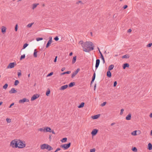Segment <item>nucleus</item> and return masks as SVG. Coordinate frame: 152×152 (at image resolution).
Returning a JSON list of instances; mask_svg holds the SVG:
<instances>
[{
	"instance_id": "f257e3e1",
	"label": "nucleus",
	"mask_w": 152,
	"mask_h": 152,
	"mask_svg": "<svg viewBox=\"0 0 152 152\" xmlns=\"http://www.w3.org/2000/svg\"><path fill=\"white\" fill-rule=\"evenodd\" d=\"M10 145L13 148H23L26 146L25 142L20 140L15 139L11 142Z\"/></svg>"
},
{
	"instance_id": "f03ea898",
	"label": "nucleus",
	"mask_w": 152,
	"mask_h": 152,
	"mask_svg": "<svg viewBox=\"0 0 152 152\" xmlns=\"http://www.w3.org/2000/svg\"><path fill=\"white\" fill-rule=\"evenodd\" d=\"M83 51L86 52H89L94 49V46L93 43L91 42H86L82 45Z\"/></svg>"
},
{
	"instance_id": "7ed1b4c3",
	"label": "nucleus",
	"mask_w": 152,
	"mask_h": 152,
	"mask_svg": "<svg viewBox=\"0 0 152 152\" xmlns=\"http://www.w3.org/2000/svg\"><path fill=\"white\" fill-rule=\"evenodd\" d=\"M70 145L71 143L69 142L67 144L62 145L61 146V147L64 148V150H66L70 147Z\"/></svg>"
},
{
	"instance_id": "20e7f679",
	"label": "nucleus",
	"mask_w": 152,
	"mask_h": 152,
	"mask_svg": "<svg viewBox=\"0 0 152 152\" xmlns=\"http://www.w3.org/2000/svg\"><path fill=\"white\" fill-rule=\"evenodd\" d=\"M39 96V95L38 94H35L31 98V100L34 101L38 98Z\"/></svg>"
},
{
	"instance_id": "39448f33",
	"label": "nucleus",
	"mask_w": 152,
	"mask_h": 152,
	"mask_svg": "<svg viewBox=\"0 0 152 152\" xmlns=\"http://www.w3.org/2000/svg\"><path fill=\"white\" fill-rule=\"evenodd\" d=\"M80 70V69L79 68H78L75 72H73L72 74L71 77L72 78H73L77 74L78 72Z\"/></svg>"
},
{
	"instance_id": "423d86ee",
	"label": "nucleus",
	"mask_w": 152,
	"mask_h": 152,
	"mask_svg": "<svg viewBox=\"0 0 152 152\" xmlns=\"http://www.w3.org/2000/svg\"><path fill=\"white\" fill-rule=\"evenodd\" d=\"M29 101V100L28 99H27L26 98H25L22 99L20 100L19 101V103H23L25 102H28Z\"/></svg>"
},
{
	"instance_id": "0eeeda50",
	"label": "nucleus",
	"mask_w": 152,
	"mask_h": 152,
	"mask_svg": "<svg viewBox=\"0 0 152 152\" xmlns=\"http://www.w3.org/2000/svg\"><path fill=\"white\" fill-rule=\"evenodd\" d=\"M100 62V60L99 59H97L96 60V63L95 65L96 70L98 68Z\"/></svg>"
},
{
	"instance_id": "6e6552de",
	"label": "nucleus",
	"mask_w": 152,
	"mask_h": 152,
	"mask_svg": "<svg viewBox=\"0 0 152 152\" xmlns=\"http://www.w3.org/2000/svg\"><path fill=\"white\" fill-rule=\"evenodd\" d=\"M98 130L96 129H94L91 132V134L92 136L96 135L97 133Z\"/></svg>"
},
{
	"instance_id": "1a4fd4ad",
	"label": "nucleus",
	"mask_w": 152,
	"mask_h": 152,
	"mask_svg": "<svg viewBox=\"0 0 152 152\" xmlns=\"http://www.w3.org/2000/svg\"><path fill=\"white\" fill-rule=\"evenodd\" d=\"M47 144H44L40 145V148L41 149L43 150L46 149Z\"/></svg>"
},
{
	"instance_id": "9d476101",
	"label": "nucleus",
	"mask_w": 152,
	"mask_h": 152,
	"mask_svg": "<svg viewBox=\"0 0 152 152\" xmlns=\"http://www.w3.org/2000/svg\"><path fill=\"white\" fill-rule=\"evenodd\" d=\"M6 27L2 26L1 28V32L4 34L6 32Z\"/></svg>"
},
{
	"instance_id": "9b49d317",
	"label": "nucleus",
	"mask_w": 152,
	"mask_h": 152,
	"mask_svg": "<svg viewBox=\"0 0 152 152\" xmlns=\"http://www.w3.org/2000/svg\"><path fill=\"white\" fill-rule=\"evenodd\" d=\"M46 149L48 151L52 150L53 149V148L50 145L47 144L46 147Z\"/></svg>"
},
{
	"instance_id": "f8f14e48",
	"label": "nucleus",
	"mask_w": 152,
	"mask_h": 152,
	"mask_svg": "<svg viewBox=\"0 0 152 152\" xmlns=\"http://www.w3.org/2000/svg\"><path fill=\"white\" fill-rule=\"evenodd\" d=\"M95 76L96 74L95 72H94L93 75L92 79L91 82V84L92 83L94 82L95 78Z\"/></svg>"
},
{
	"instance_id": "ddd939ff",
	"label": "nucleus",
	"mask_w": 152,
	"mask_h": 152,
	"mask_svg": "<svg viewBox=\"0 0 152 152\" xmlns=\"http://www.w3.org/2000/svg\"><path fill=\"white\" fill-rule=\"evenodd\" d=\"M100 115V114L92 116V118L94 119H96L98 118Z\"/></svg>"
},
{
	"instance_id": "4468645a",
	"label": "nucleus",
	"mask_w": 152,
	"mask_h": 152,
	"mask_svg": "<svg viewBox=\"0 0 152 152\" xmlns=\"http://www.w3.org/2000/svg\"><path fill=\"white\" fill-rule=\"evenodd\" d=\"M45 132H51V129L49 127H45Z\"/></svg>"
},
{
	"instance_id": "2eb2a0df",
	"label": "nucleus",
	"mask_w": 152,
	"mask_h": 152,
	"mask_svg": "<svg viewBox=\"0 0 152 152\" xmlns=\"http://www.w3.org/2000/svg\"><path fill=\"white\" fill-rule=\"evenodd\" d=\"M16 64L15 63L12 62L10 63V68H13L15 65H16Z\"/></svg>"
},
{
	"instance_id": "dca6fc26",
	"label": "nucleus",
	"mask_w": 152,
	"mask_h": 152,
	"mask_svg": "<svg viewBox=\"0 0 152 152\" xmlns=\"http://www.w3.org/2000/svg\"><path fill=\"white\" fill-rule=\"evenodd\" d=\"M68 87V86L67 85H65L62 86L60 88V90H64V89L67 88Z\"/></svg>"
},
{
	"instance_id": "f3484780",
	"label": "nucleus",
	"mask_w": 152,
	"mask_h": 152,
	"mask_svg": "<svg viewBox=\"0 0 152 152\" xmlns=\"http://www.w3.org/2000/svg\"><path fill=\"white\" fill-rule=\"evenodd\" d=\"M131 119V114L129 113L126 117V119L127 120H129Z\"/></svg>"
},
{
	"instance_id": "a211bd4d",
	"label": "nucleus",
	"mask_w": 152,
	"mask_h": 152,
	"mask_svg": "<svg viewBox=\"0 0 152 152\" xmlns=\"http://www.w3.org/2000/svg\"><path fill=\"white\" fill-rule=\"evenodd\" d=\"M107 76L109 77H111V74L110 71H108L107 73Z\"/></svg>"
},
{
	"instance_id": "6ab92c4d",
	"label": "nucleus",
	"mask_w": 152,
	"mask_h": 152,
	"mask_svg": "<svg viewBox=\"0 0 152 152\" xmlns=\"http://www.w3.org/2000/svg\"><path fill=\"white\" fill-rule=\"evenodd\" d=\"M129 66V65L128 63H125L124 64L123 66V68L125 69L126 67H128Z\"/></svg>"
},
{
	"instance_id": "aec40b11",
	"label": "nucleus",
	"mask_w": 152,
	"mask_h": 152,
	"mask_svg": "<svg viewBox=\"0 0 152 152\" xmlns=\"http://www.w3.org/2000/svg\"><path fill=\"white\" fill-rule=\"evenodd\" d=\"M148 149L149 150L152 149V145L151 143H149L148 145Z\"/></svg>"
},
{
	"instance_id": "412c9836",
	"label": "nucleus",
	"mask_w": 152,
	"mask_h": 152,
	"mask_svg": "<svg viewBox=\"0 0 152 152\" xmlns=\"http://www.w3.org/2000/svg\"><path fill=\"white\" fill-rule=\"evenodd\" d=\"M17 91L14 88H12L10 91V92L11 93H15L17 92Z\"/></svg>"
},
{
	"instance_id": "4be33fe9",
	"label": "nucleus",
	"mask_w": 152,
	"mask_h": 152,
	"mask_svg": "<svg viewBox=\"0 0 152 152\" xmlns=\"http://www.w3.org/2000/svg\"><path fill=\"white\" fill-rule=\"evenodd\" d=\"M114 67V66L113 64H111L109 66L108 68L109 71H110V70H112L113 69Z\"/></svg>"
},
{
	"instance_id": "5701e85b",
	"label": "nucleus",
	"mask_w": 152,
	"mask_h": 152,
	"mask_svg": "<svg viewBox=\"0 0 152 152\" xmlns=\"http://www.w3.org/2000/svg\"><path fill=\"white\" fill-rule=\"evenodd\" d=\"M76 56H74L73 57V59H72V64H74L76 61Z\"/></svg>"
},
{
	"instance_id": "b1692460",
	"label": "nucleus",
	"mask_w": 152,
	"mask_h": 152,
	"mask_svg": "<svg viewBox=\"0 0 152 152\" xmlns=\"http://www.w3.org/2000/svg\"><path fill=\"white\" fill-rule=\"evenodd\" d=\"M37 51L36 49H35L34 53V56L35 57H37Z\"/></svg>"
},
{
	"instance_id": "393cba45",
	"label": "nucleus",
	"mask_w": 152,
	"mask_h": 152,
	"mask_svg": "<svg viewBox=\"0 0 152 152\" xmlns=\"http://www.w3.org/2000/svg\"><path fill=\"white\" fill-rule=\"evenodd\" d=\"M39 130L41 132H45V127L44 128H40L39 129Z\"/></svg>"
},
{
	"instance_id": "a878e982",
	"label": "nucleus",
	"mask_w": 152,
	"mask_h": 152,
	"mask_svg": "<svg viewBox=\"0 0 152 152\" xmlns=\"http://www.w3.org/2000/svg\"><path fill=\"white\" fill-rule=\"evenodd\" d=\"M84 104V102H82L80 105L78 106V107L79 108H81L83 107Z\"/></svg>"
},
{
	"instance_id": "bb28decb",
	"label": "nucleus",
	"mask_w": 152,
	"mask_h": 152,
	"mask_svg": "<svg viewBox=\"0 0 152 152\" xmlns=\"http://www.w3.org/2000/svg\"><path fill=\"white\" fill-rule=\"evenodd\" d=\"M75 85L74 82H71L70 83L69 85V86L70 87L73 86Z\"/></svg>"
},
{
	"instance_id": "cd10ccee",
	"label": "nucleus",
	"mask_w": 152,
	"mask_h": 152,
	"mask_svg": "<svg viewBox=\"0 0 152 152\" xmlns=\"http://www.w3.org/2000/svg\"><path fill=\"white\" fill-rule=\"evenodd\" d=\"M71 71H67V72H64L62 73H61V75H64L66 74H70V73H71Z\"/></svg>"
},
{
	"instance_id": "c85d7f7f",
	"label": "nucleus",
	"mask_w": 152,
	"mask_h": 152,
	"mask_svg": "<svg viewBox=\"0 0 152 152\" xmlns=\"http://www.w3.org/2000/svg\"><path fill=\"white\" fill-rule=\"evenodd\" d=\"M137 130H135L133 132H132L131 133L132 135L134 136H136L137 135Z\"/></svg>"
},
{
	"instance_id": "c756f323",
	"label": "nucleus",
	"mask_w": 152,
	"mask_h": 152,
	"mask_svg": "<svg viewBox=\"0 0 152 152\" xmlns=\"http://www.w3.org/2000/svg\"><path fill=\"white\" fill-rule=\"evenodd\" d=\"M129 57V56L128 55H124L122 57V58H128Z\"/></svg>"
},
{
	"instance_id": "7c9ffc66",
	"label": "nucleus",
	"mask_w": 152,
	"mask_h": 152,
	"mask_svg": "<svg viewBox=\"0 0 152 152\" xmlns=\"http://www.w3.org/2000/svg\"><path fill=\"white\" fill-rule=\"evenodd\" d=\"M8 86V84L7 83L5 84L3 87V88L4 89H6L7 88Z\"/></svg>"
},
{
	"instance_id": "2f4dec72",
	"label": "nucleus",
	"mask_w": 152,
	"mask_h": 152,
	"mask_svg": "<svg viewBox=\"0 0 152 152\" xmlns=\"http://www.w3.org/2000/svg\"><path fill=\"white\" fill-rule=\"evenodd\" d=\"M34 23H29L27 25V26L29 28L31 27L32 26L33 24Z\"/></svg>"
},
{
	"instance_id": "473e14b6",
	"label": "nucleus",
	"mask_w": 152,
	"mask_h": 152,
	"mask_svg": "<svg viewBox=\"0 0 152 152\" xmlns=\"http://www.w3.org/2000/svg\"><path fill=\"white\" fill-rule=\"evenodd\" d=\"M67 140V138L66 137H65V138H63L62 140H61V141L62 142H65Z\"/></svg>"
},
{
	"instance_id": "72a5a7b5",
	"label": "nucleus",
	"mask_w": 152,
	"mask_h": 152,
	"mask_svg": "<svg viewBox=\"0 0 152 152\" xmlns=\"http://www.w3.org/2000/svg\"><path fill=\"white\" fill-rule=\"evenodd\" d=\"M18 77H20L21 75V71L20 70H18Z\"/></svg>"
},
{
	"instance_id": "f704fd0d",
	"label": "nucleus",
	"mask_w": 152,
	"mask_h": 152,
	"mask_svg": "<svg viewBox=\"0 0 152 152\" xmlns=\"http://www.w3.org/2000/svg\"><path fill=\"white\" fill-rule=\"evenodd\" d=\"M132 150L133 151L136 152L137 151V149L136 147H134L132 148Z\"/></svg>"
},
{
	"instance_id": "c9c22d12",
	"label": "nucleus",
	"mask_w": 152,
	"mask_h": 152,
	"mask_svg": "<svg viewBox=\"0 0 152 152\" xmlns=\"http://www.w3.org/2000/svg\"><path fill=\"white\" fill-rule=\"evenodd\" d=\"M101 58L102 60L103 63V64L104 63L105 60H104V58L102 55L101 56Z\"/></svg>"
},
{
	"instance_id": "e433bc0d",
	"label": "nucleus",
	"mask_w": 152,
	"mask_h": 152,
	"mask_svg": "<svg viewBox=\"0 0 152 152\" xmlns=\"http://www.w3.org/2000/svg\"><path fill=\"white\" fill-rule=\"evenodd\" d=\"M19 83V82L18 80H16L15 82L14 85L15 86H17Z\"/></svg>"
},
{
	"instance_id": "4c0bfd02",
	"label": "nucleus",
	"mask_w": 152,
	"mask_h": 152,
	"mask_svg": "<svg viewBox=\"0 0 152 152\" xmlns=\"http://www.w3.org/2000/svg\"><path fill=\"white\" fill-rule=\"evenodd\" d=\"M28 45V44L27 43H25L23 45V48L22 49H25Z\"/></svg>"
},
{
	"instance_id": "58836bf2",
	"label": "nucleus",
	"mask_w": 152,
	"mask_h": 152,
	"mask_svg": "<svg viewBox=\"0 0 152 152\" xmlns=\"http://www.w3.org/2000/svg\"><path fill=\"white\" fill-rule=\"evenodd\" d=\"M38 4H34L33 5L32 9L33 10L37 6V5Z\"/></svg>"
},
{
	"instance_id": "ea45409f",
	"label": "nucleus",
	"mask_w": 152,
	"mask_h": 152,
	"mask_svg": "<svg viewBox=\"0 0 152 152\" xmlns=\"http://www.w3.org/2000/svg\"><path fill=\"white\" fill-rule=\"evenodd\" d=\"M51 43L50 42L48 41L46 46V47L48 48L50 46V45L51 44Z\"/></svg>"
},
{
	"instance_id": "a19ab883",
	"label": "nucleus",
	"mask_w": 152,
	"mask_h": 152,
	"mask_svg": "<svg viewBox=\"0 0 152 152\" xmlns=\"http://www.w3.org/2000/svg\"><path fill=\"white\" fill-rule=\"evenodd\" d=\"M25 57V54L22 55L20 58V60H21L23 59H24Z\"/></svg>"
},
{
	"instance_id": "79ce46f5",
	"label": "nucleus",
	"mask_w": 152,
	"mask_h": 152,
	"mask_svg": "<svg viewBox=\"0 0 152 152\" xmlns=\"http://www.w3.org/2000/svg\"><path fill=\"white\" fill-rule=\"evenodd\" d=\"M43 39L42 38H40V37H38L36 39V40L37 41H39L40 40H43Z\"/></svg>"
},
{
	"instance_id": "37998d69",
	"label": "nucleus",
	"mask_w": 152,
	"mask_h": 152,
	"mask_svg": "<svg viewBox=\"0 0 152 152\" xmlns=\"http://www.w3.org/2000/svg\"><path fill=\"white\" fill-rule=\"evenodd\" d=\"M50 91L49 89H48V91H47L46 93V95L47 96H48L50 94Z\"/></svg>"
},
{
	"instance_id": "c03bdc74",
	"label": "nucleus",
	"mask_w": 152,
	"mask_h": 152,
	"mask_svg": "<svg viewBox=\"0 0 152 152\" xmlns=\"http://www.w3.org/2000/svg\"><path fill=\"white\" fill-rule=\"evenodd\" d=\"M53 74V72H50V73L48 74L47 75V77H49V76H51Z\"/></svg>"
},
{
	"instance_id": "a18cd8bd",
	"label": "nucleus",
	"mask_w": 152,
	"mask_h": 152,
	"mask_svg": "<svg viewBox=\"0 0 152 152\" xmlns=\"http://www.w3.org/2000/svg\"><path fill=\"white\" fill-rule=\"evenodd\" d=\"M106 103H107V102H103L102 104H101V106L102 107H103V106H104V105H106Z\"/></svg>"
},
{
	"instance_id": "49530a36",
	"label": "nucleus",
	"mask_w": 152,
	"mask_h": 152,
	"mask_svg": "<svg viewBox=\"0 0 152 152\" xmlns=\"http://www.w3.org/2000/svg\"><path fill=\"white\" fill-rule=\"evenodd\" d=\"M95 149L94 148L91 149L90 150V152H95Z\"/></svg>"
},
{
	"instance_id": "de8ad7c7",
	"label": "nucleus",
	"mask_w": 152,
	"mask_h": 152,
	"mask_svg": "<svg viewBox=\"0 0 152 152\" xmlns=\"http://www.w3.org/2000/svg\"><path fill=\"white\" fill-rule=\"evenodd\" d=\"M152 45V43H150L147 45V47H150Z\"/></svg>"
},
{
	"instance_id": "09e8293b",
	"label": "nucleus",
	"mask_w": 152,
	"mask_h": 152,
	"mask_svg": "<svg viewBox=\"0 0 152 152\" xmlns=\"http://www.w3.org/2000/svg\"><path fill=\"white\" fill-rule=\"evenodd\" d=\"M124 111V109H121V112H120V114L121 115H122L123 114V113Z\"/></svg>"
},
{
	"instance_id": "8fccbe9b",
	"label": "nucleus",
	"mask_w": 152,
	"mask_h": 152,
	"mask_svg": "<svg viewBox=\"0 0 152 152\" xmlns=\"http://www.w3.org/2000/svg\"><path fill=\"white\" fill-rule=\"evenodd\" d=\"M15 30L16 31H17L18 30V24H16L15 26Z\"/></svg>"
},
{
	"instance_id": "3c124183",
	"label": "nucleus",
	"mask_w": 152,
	"mask_h": 152,
	"mask_svg": "<svg viewBox=\"0 0 152 152\" xmlns=\"http://www.w3.org/2000/svg\"><path fill=\"white\" fill-rule=\"evenodd\" d=\"M54 40L56 41H57L59 39V38L57 36L55 37L54 38Z\"/></svg>"
},
{
	"instance_id": "603ef678",
	"label": "nucleus",
	"mask_w": 152,
	"mask_h": 152,
	"mask_svg": "<svg viewBox=\"0 0 152 152\" xmlns=\"http://www.w3.org/2000/svg\"><path fill=\"white\" fill-rule=\"evenodd\" d=\"M117 81H115L114 82V84H113V86L114 87H115L117 85Z\"/></svg>"
},
{
	"instance_id": "864d4df0",
	"label": "nucleus",
	"mask_w": 152,
	"mask_h": 152,
	"mask_svg": "<svg viewBox=\"0 0 152 152\" xmlns=\"http://www.w3.org/2000/svg\"><path fill=\"white\" fill-rule=\"evenodd\" d=\"M49 42H50L51 43L52 42V38L51 37H49Z\"/></svg>"
},
{
	"instance_id": "5fc2aeb1",
	"label": "nucleus",
	"mask_w": 152,
	"mask_h": 152,
	"mask_svg": "<svg viewBox=\"0 0 152 152\" xmlns=\"http://www.w3.org/2000/svg\"><path fill=\"white\" fill-rule=\"evenodd\" d=\"M57 56H56L55 58L54 59V62H56V61H57Z\"/></svg>"
},
{
	"instance_id": "6e6d98bb",
	"label": "nucleus",
	"mask_w": 152,
	"mask_h": 152,
	"mask_svg": "<svg viewBox=\"0 0 152 152\" xmlns=\"http://www.w3.org/2000/svg\"><path fill=\"white\" fill-rule=\"evenodd\" d=\"M60 148H58L54 152H56L57 151L60 150Z\"/></svg>"
},
{
	"instance_id": "4d7b16f0",
	"label": "nucleus",
	"mask_w": 152,
	"mask_h": 152,
	"mask_svg": "<svg viewBox=\"0 0 152 152\" xmlns=\"http://www.w3.org/2000/svg\"><path fill=\"white\" fill-rule=\"evenodd\" d=\"M79 3H81V4H83V3H82V2L81 1H78V2H76V4H78Z\"/></svg>"
},
{
	"instance_id": "13d9d810",
	"label": "nucleus",
	"mask_w": 152,
	"mask_h": 152,
	"mask_svg": "<svg viewBox=\"0 0 152 152\" xmlns=\"http://www.w3.org/2000/svg\"><path fill=\"white\" fill-rule=\"evenodd\" d=\"M127 7H128L127 5H125L124 6L123 8H124V9H126V8Z\"/></svg>"
},
{
	"instance_id": "bf43d9fd",
	"label": "nucleus",
	"mask_w": 152,
	"mask_h": 152,
	"mask_svg": "<svg viewBox=\"0 0 152 152\" xmlns=\"http://www.w3.org/2000/svg\"><path fill=\"white\" fill-rule=\"evenodd\" d=\"M8 123H10V118H7L6 119Z\"/></svg>"
},
{
	"instance_id": "052dcab7",
	"label": "nucleus",
	"mask_w": 152,
	"mask_h": 152,
	"mask_svg": "<svg viewBox=\"0 0 152 152\" xmlns=\"http://www.w3.org/2000/svg\"><path fill=\"white\" fill-rule=\"evenodd\" d=\"M65 69V68L64 67L62 68L61 69V71H62V72Z\"/></svg>"
},
{
	"instance_id": "680f3d73",
	"label": "nucleus",
	"mask_w": 152,
	"mask_h": 152,
	"mask_svg": "<svg viewBox=\"0 0 152 152\" xmlns=\"http://www.w3.org/2000/svg\"><path fill=\"white\" fill-rule=\"evenodd\" d=\"M96 86V83L94 86V90H95Z\"/></svg>"
},
{
	"instance_id": "e2e57ef3",
	"label": "nucleus",
	"mask_w": 152,
	"mask_h": 152,
	"mask_svg": "<svg viewBox=\"0 0 152 152\" xmlns=\"http://www.w3.org/2000/svg\"><path fill=\"white\" fill-rule=\"evenodd\" d=\"M72 54H73V53L72 52H71L69 54V56H71L72 55Z\"/></svg>"
},
{
	"instance_id": "0e129e2a",
	"label": "nucleus",
	"mask_w": 152,
	"mask_h": 152,
	"mask_svg": "<svg viewBox=\"0 0 152 152\" xmlns=\"http://www.w3.org/2000/svg\"><path fill=\"white\" fill-rule=\"evenodd\" d=\"M132 30H131L130 29H129L128 30V32H131V31Z\"/></svg>"
},
{
	"instance_id": "69168bd1",
	"label": "nucleus",
	"mask_w": 152,
	"mask_h": 152,
	"mask_svg": "<svg viewBox=\"0 0 152 152\" xmlns=\"http://www.w3.org/2000/svg\"><path fill=\"white\" fill-rule=\"evenodd\" d=\"M14 104V103H12L11 104H10V107L12 106V105H13Z\"/></svg>"
},
{
	"instance_id": "338daca9",
	"label": "nucleus",
	"mask_w": 152,
	"mask_h": 152,
	"mask_svg": "<svg viewBox=\"0 0 152 152\" xmlns=\"http://www.w3.org/2000/svg\"><path fill=\"white\" fill-rule=\"evenodd\" d=\"M115 124V123H113L111 124V126H113V125H114Z\"/></svg>"
},
{
	"instance_id": "774afa93",
	"label": "nucleus",
	"mask_w": 152,
	"mask_h": 152,
	"mask_svg": "<svg viewBox=\"0 0 152 152\" xmlns=\"http://www.w3.org/2000/svg\"><path fill=\"white\" fill-rule=\"evenodd\" d=\"M150 117L151 118H152V113H151L150 115Z\"/></svg>"
}]
</instances>
